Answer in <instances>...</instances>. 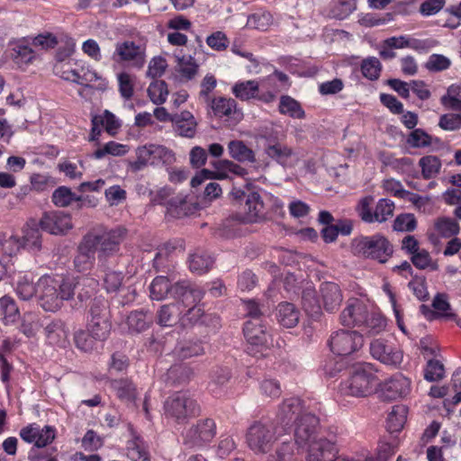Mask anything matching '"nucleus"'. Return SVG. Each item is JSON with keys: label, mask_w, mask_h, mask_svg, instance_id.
Instances as JSON below:
<instances>
[{"label": "nucleus", "mask_w": 461, "mask_h": 461, "mask_svg": "<svg viewBox=\"0 0 461 461\" xmlns=\"http://www.w3.org/2000/svg\"><path fill=\"white\" fill-rule=\"evenodd\" d=\"M406 142L411 148H426L431 145L432 137L424 130L418 128L410 132Z\"/></svg>", "instance_id": "nucleus-57"}, {"label": "nucleus", "mask_w": 461, "mask_h": 461, "mask_svg": "<svg viewBox=\"0 0 461 461\" xmlns=\"http://www.w3.org/2000/svg\"><path fill=\"white\" fill-rule=\"evenodd\" d=\"M149 296L152 300L161 301L167 295L188 306L191 303L203 300L204 291L188 280L171 284L167 276H156L149 285Z\"/></svg>", "instance_id": "nucleus-3"}, {"label": "nucleus", "mask_w": 461, "mask_h": 461, "mask_svg": "<svg viewBox=\"0 0 461 461\" xmlns=\"http://www.w3.org/2000/svg\"><path fill=\"white\" fill-rule=\"evenodd\" d=\"M321 299L325 311H337L343 301V294L338 284L333 282L322 283L320 286Z\"/></svg>", "instance_id": "nucleus-25"}, {"label": "nucleus", "mask_w": 461, "mask_h": 461, "mask_svg": "<svg viewBox=\"0 0 461 461\" xmlns=\"http://www.w3.org/2000/svg\"><path fill=\"white\" fill-rule=\"evenodd\" d=\"M213 262L214 259L210 254L197 250L189 257V268L193 273L202 275L212 268Z\"/></svg>", "instance_id": "nucleus-40"}, {"label": "nucleus", "mask_w": 461, "mask_h": 461, "mask_svg": "<svg viewBox=\"0 0 461 461\" xmlns=\"http://www.w3.org/2000/svg\"><path fill=\"white\" fill-rule=\"evenodd\" d=\"M125 236L126 230L122 227H116L101 233L89 232L84 237L94 240V249L98 253L99 261H103L120 250V245Z\"/></svg>", "instance_id": "nucleus-9"}, {"label": "nucleus", "mask_w": 461, "mask_h": 461, "mask_svg": "<svg viewBox=\"0 0 461 461\" xmlns=\"http://www.w3.org/2000/svg\"><path fill=\"white\" fill-rule=\"evenodd\" d=\"M231 93L240 101L258 100L270 104L276 100L275 90L260 91L259 82L252 79L236 82L231 87Z\"/></svg>", "instance_id": "nucleus-15"}, {"label": "nucleus", "mask_w": 461, "mask_h": 461, "mask_svg": "<svg viewBox=\"0 0 461 461\" xmlns=\"http://www.w3.org/2000/svg\"><path fill=\"white\" fill-rule=\"evenodd\" d=\"M61 78L83 86L79 95H83L84 90H97L104 92L108 88V81L95 70L81 67L79 69H64L60 75Z\"/></svg>", "instance_id": "nucleus-12"}, {"label": "nucleus", "mask_w": 461, "mask_h": 461, "mask_svg": "<svg viewBox=\"0 0 461 461\" xmlns=\"http://www.w3.org/2000/svg\"><path fill=\"white\" fill-rule=\"evenodd\" d=\"M406 408L404 406H393L387 418L388 429L392 432L400 431L405 423Z\"/></svg>", "instance_id": "nucleus-54"}, {"label": "nucleus", "mask_w": 461, "mask_h": 461, "mask_svg": "<svg viewBox=\"0 0 461 461\" xmlns=\"http://www.w3.org/2000/svg\"><path fill=\"white\" fill-rule=\"evenodd\" d=\"M434 227L438 234L446 239L455 237L460 231L459 223L456 220L449 217H440L437 219Z\"/></svg>", "instance_id": "nucleus-45"}, {"label": "nucleus", "mask_w": 461, "mask_h": 461, "mask_svg": "<svg viewBox=\"0 0 461 461\" xmlns=\"http://www.w3.org/2000/svg\"><path fill=\"white\" fill-rule=\"evenodd\" d=\"M213 167L217 172L202 169L192 178L191 185L197 187L208 179H226L229 177V173L240 177H245L249 174L245 167L229 159L219 160L213 163Z\"/></svg>", "instance_id": "nucleus-14"}, {"label": "nucleus", "mask_w": 461, "mask_h": 461, "mask_svg": "<svg viewBox=\"0 0 461 461\" xmlns=\"http://www.w3.org/2000/svg\"><path fill=\"white\" fill-rule=\"evenodd\" d=\"M444 376V365L437 359L429 360L424 370L425 380L429 382H436L441 380Z\"/></svg>", "instance_id": "nucleus-60"}, {"label": "nucleus", "mask_w": 461, "mask_h": 461, "mask_svg": "<svg viewBox=\"0 0 461 461\" xmlns=\"http://www.w3.org/2000/svg\"><path fill=\"white\" fill-rule=\"evenodd\" d=\"M175 160L174 152L165 146L146 144L136 149V160L131 163L134 171H140L148 165L170 164Z\"/></svg>", "instance_id": "nucleus-11"}, {"label": "nucleus", "mask_w": 461, "mask_h": 461, "mask_svg": "<svg viewBox=\"0 0 461 461\" xmlns=\"http://www.w3.org/2000/svg\"><path fill=\"white\" fill-rule=\"evenodd\" d=\"M51 200L52 203L59 207H68L72 202H77V208L80 209L86 201L89 204L91 203L89 196L77 195L69 187L65 185L59 186L54 190Z\"/></svg>", "instance_id": "nucleus-29"}, {"label": "nucleus", "mask_w": 461, "mask_h": 461, "mask_svg": "<svg viewBox=\"0 0 461 461\" xmlns=\"http://www.w3.org/2000/svg\"><path fill=\"white\" fill-rule=\"evenodd\" d=\"M363 336L357 331L338 330L329 341L331 351L339 356H348L363 346Z\"/></svg>", "instance_id": "nucleus-16"}, {"label": "nucleus", "mask_w": 461, "mask_h": 461, "mask_svg": "<svg viewBox=\"0 0 461 461\" xmlns=\"http://www.w3.org/2000/svg\"><path fill=\"white\" fill-rule=\"evenodd\" d=\"M381 70V62L375 57H368L361 62L362 75L371 81H375L379 78Z\"/></svg>", "instance_id": "nucleus-53"}, {"label": "nucleus", "mask_w": 461, "mask_h": 461, "mask_svg": "<svg viewBox=\"0 0 461 461\" xmlns=\"http://www.w3.org/2000/svg\"><path fill=\"white\" fill-rule=\"evenodd\" d=\"M295 442L284 441L278 446L274 454L267 461H291L294 454Z\"/></svg>", "instance_id": "nucleus-59"}, {"label": "nucleus", "mask_w": 461, "mask_h": 461, "mask_svg": "<svg viewBox=\"0 0 461 461\" xmlns=\"http://www.w3.org/2000/svg\"><path fill=\"white\" fill-rule=\"evenodd\" d=\"M127 152L128 147L126 145L112 140L105 143L102 148L95 150V152L91 155V158L95 159H101L106 155L120 157L125 155Z\"/></svg>", "instance_id": "nucleus-49"}, {"label": "nucleus", "mask_w": 461, "mask_h": 461, "mask_svg": "<svg viewBox=\"0 0 461 461\" xmlns=\"http://www.w3.org/2000/svg\"><path fill=\"white\" fill-rule=\"evenodd\" d=\"M228 151L230 158L240 163H254L256 161L255 152L242 140H230L228 143Z\"/></svg>", "instance_id": "nucleus-38"}, {"label": "nucleus", "mask_w": 461, "mask_h": 461, "mask_svg": "<svg viewBox=\"0 0 461 461\" xmlns=\"http://www.w3.org/2000/svg\"><path fill=\"white\" fill-rule=\"evenodd\" d=\"M394 211V203L387 198L379 199L372 216V223H383L393 217Z\"/></svg>", "instance_id": "nucleus-47"}, {"label": "nucleus", "mask_w": 461, "mask_h": 461, "mask_svg": "<svg viewBox=\"0 0 461 461\" xmlns=\"http://www.w3.org/2000/svg\"><path fill=\"white\" fill-rule=\"evenodd\" d=\"M337 455L338 448L332 441L319 438L310 444L307 461H335Z\"/></svg>", "instance_id": "nucleus-22"}, {"label": "nucleus", "mask_w": 461, "mask_h": 461, "mask_svg": "<svg viewBox=\"0 0 461 461\" xmlns=\"http://www.w3.org/2000/svg\"><path fill=\"white\" fill-rule=\"evenodd\" d=\"M181 305L179 301L161 305L157 312V323L162 327H173L178 321L181 322Z\"/></svg>", "instance_id": "nucleus-31"}, {"label": "nucleus", "mask_w": 461, "mask_h": 461, "mask_svg": "<svg viewBox=\"0 0 461 461\" xmlns=\"http://www.w3.org/2000/svg\"><path fill=\"white\" fill-rule=\"evenodd\" d=\"M20 319L19 308L13 297L4 295L0 298V321L5 325H12Z\"/></svg>", "instance_id": "nucleus-36"}, {"label": "nucleus", "mask_w": 461, "mask_h": 461, "mask_svg": "<svg viewBox=\"0 0 461 461\" xmlns=\"http://www.w3.org/2000/svg\"><path fill=\"white\" fill-rule=\"evenodd\" d=\"M205 353L202 340L188 339L180 341L175 347L174 354L180 359H187L193 357H199Z\"/></svg>", "instance_id": "nucleus-35"}, {"label": "nucleus", "mask_w": 461, "mask_h": 461, "mask_svg": "<svg viewBox=\"0 0 461 461\" xmlns=\"http://www.w3.org/2000/svg\"><path fill=\"white\" fill-rule=\"evenodd\" d=\"M117 81L121 96L125 100L131 99L134 94V77L127 72H121L117 75Z\"/></svg>", "instance_id": "nucleus-55"}, {"label": "nucleus", "mask_w": 461, "mask_h": 461, "mask_svg": "<svg viewBox=\"0 0 461 461\" xmlns=\"http://www.w3.org/2000/svg\"><path fill=\"white\" fill-rule=\"evenodd\" d=\"M419 165L421 167V174L425 179H430L436 176L441 168V161L437 156H425L422 157Z\"/></svg>", "instance_id": "nucleus-48"}, {"label": "nucleus", "mask_w": 461, "mask_h": 461, "mask_svg": "<svg viewBox=\"0 0 461 461\" xmlns=\"http://www.w3.org/2000/svg\"><path fill=\"white\" fill-rule=\"evenodd\" d=\"M216 435V424L212 419H204L190 427L184 435V444L188 447H202Z\"/></svg>", "instance_id": "nucleus-17"}, {"label": "nucleus", "mask_w": 461, "mask_h": 461, "mask_svg": "<svg viewBox=\"0 0 461 461\" xmlns=\"http://www.w3.org/2000/svg\"><path fill=\"white\" fill-rule=\"evenodd\" d=\"M205 41L212 50L216 51H224L230 45L227 35L221 31H217L208 35Z\"/></svg>", "instance_id": "nucleus-62"}, {"label": "nucleus", "mask_w": 461, "mask_h": 461, "mask_svg": "<svg viewBox=\"0 0 461 461\" xmlns=\"http://www.w3.org/2000/svg\"><path fill=\"white\" fill-rule=\"evenodd\" d=\"M243 334L248 342L246 351L251 356L263 355V351L272 344V336L262 320L247 321Z\"/></svg>", "instance_id": "nucleus-10"}, {"label": "nucleus", "mask_w": 461, "mask_h": 461, "mask_svg": "<svg viewBox=\"0 0 461 461\" xmlns=\"http://www.w3.org/2000/svg\"><path fill=\"white\" fill-rule=\"evenodd\" d=\"M21 248L22 242L18 238L14 236H10L8 238L2 236L0 252L3 254V257L0 259H5L7 264L10 258L15 256Z\"/></svg>", "instance_id": "nucleus-56"}, {"label": "nucleus", "mask_w": 461, "mask_h": 461, "mask_svg": "<svg viewBox=\"0 0 461 461\" xmlns=\"http://www.w3.org/2000/svg\"><path fill=\"white\" fill-rule=\"evenodd\" d=\"M265 153L277 163L285 165L288 158L294 155V150L291 147L281 142L269 141L265 147Z\"/></svg>", "instance_id": "nucleus-41"}, {"label": "nucleus", "mask_w": 461, "mask_h": 461, "mask_svg": "<svg viewBox=\"0 0 461 461\" xmlns=\"http://www.w3.org/2000/svg\"><path fill=\"white\" fill-rule=\"evenodd\" d=\"M39 225L41 230L54 235L65 234L73 227L70 215L62 212L45 213Z\"/></svg>", "instance_id": "nucleus-20"}, {"label": "nucleus", "mask_w": 461, "mask_h": 461, "mask_svg": "<svg viewBox=\"0 0 461 461\" xmlns=\"http://www.w3.org/2000/svg\"><path fill=\"white\" fill-rule=\"evenodd\" d=\"M339 322L348 328L357 327L368 335H376L386 327V321L380 314L369 313L367 305L358 298H350L339 314Z\"/></svg>", "instance_id": "nucleus-2"}, {"label": "nucleus", "mask_w": 461, "mask_h": 461, "mask_svg": "<svg viewBox=\"0 0 461 461\" xmlns=\"http://www.w3.org/2000/svg\"><path fill=\"white\" fill-rule=\"evenodd\" d=\"M165 411L178 423H185L201 412L197 401L188 392H177L165 402Z\"/></svg>", "instance_id": "nucleus-8"}, {"label": "nucleus", "mask_w": 461, "mask_h": 461, "mask_svg": "<svg viewBox=\"0 0 461 461\" xmlns=\"http://www.w3.org/2000/svg\"><path fill=\"white\" fill-rule=\"evenodd\" d=\"M244 202V220L249 222L256 221L260 217L264 208L260 194L257 192H251L248 194Z\"/></svg>", "instance_id": "nucleus-37"}, {"label": "nucleus", "mask_w": 461, "mask_h": 461, "mask_svg": "<svg viewBox=\"0 0 461 461\" xmlns=\"http://www.w3.org/2000/svg\"><path fill=\"white\" fill-rule=\"evenodd\" d=\"M276 425L270 420H258L248 429L246 441L255 454H266L276 441Z\"/></svg>", "instance_id": "nucleus-7"}, {"label": "nucleus", "mask_w": 461, "mask_h": 461, "mask_svg": "<svg viewBox=\"0 0 461 461\" xmlns=\"http://www.w3.org/2000/svg\"><path fill=\"white\" fill-rule=\"evenodd\" d=\"M210 107L213 114L219 118H225L231 125L238 124L244 117L243 112L238 107L235 99L225 96L212 98Z\"/></svg>", "instance_id": "nucleus-18"}, {"label": "nucleus", "mask_w": 461, "mask_h": 461, "mask_svg": "<svg viewBox=\"0 0 461 461\" xmlns=\"http://www.w3.org/2000/svg\"><path fill=\"white\" fill-rule=\"evenodd\" d=\"M319 419L310 412H305L295 422L294 438L299 447L311 444L314 441Z\"/></svg>", "instance_id": "nucleus-19"}, {"label": "nucleus", "mask_w": 461, "mask_h": 461, "mask_svg": "<svg viewBox=\"0 0 461 461\" xmlns=\"http://www.w3.org/2000/svg\"><path fill=\"white\" fill-rule=\"evenodd\" d=\"M109 384L110 388L121 402L131 403L137 399L138 389L131 379L128 377L112 379Z\"/></svg>", "instance_id": "nucleus-27"}, {"label": "nucleus", "mask_w": 461, "mask_h": 461, "mask_svg": "<svg viewBox=\"0 0 461 461\" xmlns=\"http://www.w3.org/2000/svg\"><path fill=\"white\" fill-rule=\"evenodd\" d=\"M95 253L94 240L83 237L77 247V254L74 258L76 269L82 273L89 271L94 266Z\"/></svg>", "instance_id": "nucleus-24"}, {"label": "nucleus", "mask_w": 461, "mask_h": 461, "mask_svg": "<svg viewBox=\"0 0 461 461\" xmlns=\"http://www.w3.org/2000/svg\"><path fill=\"white\" fill-rule=\"evenodd\" d=\"M373 195H366L359 199L356 205V212L358 217L366 223H372V204L374 203Z\"/></svg>", "instance_id": "nucleus-58"}, {"label": "nucleus", "mask_w": 461, "mask_h": 461, "mask_svg": "<svg viewBox=\"0 0 461 461\" xmlns=\"http://www.w3.org/2000/svg\"><path fill=\"white\" fill-rule=\"evenodd\" d=\"M12 45L11 57L19 67L28 65L35 59L34 50L30 46V42L27 39H20Z\"/></svg>", "instance_id": "nucleus-33"}, {"label": "nucleus", "mask_w": 461, "mask_h": 461, "mask_svg": "<svg viewBox=\"0 0 461 461\" xmlns=\"http://www.w3.org/2000/svg\"><path fill=\"white\" fill-rule=\"evenodd\" d=\"M152 322L151 315L143 310L131 312L127 318L129 329L132 331L141 332L149 327Z\"/></svg>", "instance_id": "nucleus-46"}, {"label": "nucleus", "mask_w": 461, "mask_h": 461, "mask_svg": "<svg viewBox=\"0 0 461 461\" xmlns=\"http://www.w3.org/2000/svg\"><path fill=\"white\" fill-rule=\"evenodd\" d=\"M44 335L48 344L66 348L68 344L69 330L64 321L54 319L44 327Z\"/></svg>", "instance_id": "nucleus-23"}, {"label": "nucleus", "mask_w": 461, "mask_h": 461, "mask_svg": "<svg viewBox=\"0 0 461 461\" xmlns=\"http://www.w3.org/2000/svg\"><path fill=\"white\" fill-rule=\"evenodd\" d=\"M22 248L27 249L32 253H37L41 249V233L38 223L34 220L27 222L23 229Z\"/></svg>", "instance_id": "nucleus-32"}, {"label": "nucleus", "mask_w": 461, "mask_h": 461, "mask_svg": "<svg viewBox=\"0 0 461 461\" xmlns=\"http://www.w3.org/2000/svg\"><path fill=\"white\" fill-rule=\"evenodd\" d=\"M380 384L376 371L368 363L357 366L350 375L340 383L341 394L353 397H366Z\"/></svg>", "instance_id": "nucleus-5"}, {"label": "nucleus", "mask_w": 461, "mask_h": 461, "mask_svg": "<svg viewBox=\"0 0 461 461\" xmlns=\"http://www.w3.org/2000/svg\"><path fill=\"white\" fill-rule=\"evenodd\" d=\"M441 104L447 110L461 112V86L453 84L440 98Z\"/></svg>", "instance_id": "nucleus-44"}, {"label": "nucleus", "mask_w": 461, "mask_h": 461, "mask_svg": "<svg viewBox=\"0 0 461 461\" xmlns=\"http://www.w3.org/2000/svg\"><path fill=\"white\" fill-rule=\"evenodd\" d=\"M202 300L191 303L188 306V310L181 315L182 326H193L198 323L207 324L208 320L211 319L209 314L205 313L203 305L200 303Z\"/></svg>", "instance_id": "nucleus-34"}, {"label": "nucleus", "mask_w": 461, "mask_h": 461, "mask_svg": "<svg viewBox=\"0 0 461 461\" xmlns=\"http://www.w3.org/2000/svg\"><path fill=\"white\" fill-rule=\"evenodd\" d=\"M96 341L98 339L94 338L87 330H78L74 333V343L77 348L83 352H92L95 348Z\"/></svg>", "instance_id": "nucleus-52"}, {"label": "nucleus", "mask_w": 461, "mask_h": 461, "mask_svg": "<svg viewBox=\"0 0 461 461\" xmlns=\"http://www.w3.org/2000/svg\"><path fill=\"white\" fill-rule=\"evenodd\" d=\"M127 456L132 461H149V454L144 440L139 436L127 442Z\"/></svg>", "instance_id": "nucleus-43"}, {"label": "nucleus", "mask_w": 461, "mask_h": 461, "mask_svg": "<svg viewBox=\"0 0 461 461\" xmlns=\"http://www.w3.org/2000/svg\"><path fill=\"white\" fill-rule=\"evenodd\" d=\"M393 230L396 231H413L417 227V221L412 213H402L393 221Z\"/></svg>", "instance_id": "nucleus-61"}, {"label": "nucleus", "mask_w": 461, "mask_h": 461, "mask_svg": "<svg viewBox=\"0 0 461 461\" xmlns=\"http://www.w3.org/2000/svg\"><path fill=\"white\" fill-rule=\"evenodd\" d=\"M350 251L355 257L384 264L392 258L393 246L384 235L375 233L354 238L350 242Z\"/></svg>", "instance_id": "nucleus-4"}, {"label": "nucleus", "mask_w": 461, "mask_h": 461, "mask_svg": "<svg viewBox=\"0 0 461 461\" xmlns=\"http://www.w3.org/2000/svg\"><path fill=\"white\" fill-rule=\"evenodd\" d=\"M146 45L134 41H118L112 59L119 63H127L131 68L141 69L146 63Z\"/></svg>", "instance_id": "nucleus-13"}, {"label": "nucleus", "mask_w": 461, "mask_h": 461, "mask_svg": "<svg viewBox=\"0 0 461 461\" xmlns=\"http://www.w3.org/2000/svg\"><path fill=\"white\" fill-rule=\"evenodd\" d=\"M370 353L373 357L389 366L399 365L402 360V352L381 339L370 343Z\"/></svg>", "instance_id": "nucleus-21"}, {"label": "nucleus", "mask_w": 461, "mask_h": 461, "mask_svg": "<svg viewBox=\"0 0 461 461\" xmlns=\"http://www.w3.org/2000/svg\"><path fill=\"white\" fill-rule=\"evenodd\" d=\"M432 307L437 312V317L453 318L454 313L448 312L451 310V305L447 301V296L445 294H437L432 301Z\"/></svg>", "instance_id": "nucleus-63"}, {"label": "nucleus", "mask_w": 461, "mask_h": 461, "mask_svg": "<svg viewBox=\"0 0 461 461\" xmlns=\"http://www.w3.org/2000/svg\"><path fill=\"white\" fill-rule=\"evenodd\" d=\"M383 390L390 399L405 397L411 392V380L402 374H395L384 383Z\"/></svg>", "instance_id": "nucleus-28"}, {"label": "nucleus", "mask_w": 461, "mask_h": 461, "mask_svg": "<svg viewBox=\"0 0 461 461\" xmlns=\"http://www.w3.org/2000/svg\"><path fill=\"white\" fill-rule=\"evenodd\" d=\"M278 111L281 114L287 115L294 119H303L305 117V113L301 104L292 96L286 95L280 97Z\"/></svg>", "instance_id": "nucleus-42"}, {"label": "nucleus", "mask_w": 461, "mask_h": 461, "mask_svg": "<svg viewBox=\"0 0 461 461\" xmlns=\"http://www.w3.org/2000/svg\"><path fill=\"white\" fill-rule=\"evenodd\" d=\"M438 126L444 131H455L461 129V113H445L439 117Z\"/></svg>", "instance_id": "nucleus-64"}, {"label": "nucleus", "mask_w": 461, "mask_h": 461, "mask_svg": "<svg viewBox=\"0 0 461 461\" xmlns=\"http://www.w3.org/2000/svg\"><path fill=\"white\" fill-rule=\"evenodd\" d=\"M148 95L155 104H162L168 95L167 85L163 80H155L148 87Z\"/></svg>", "instance_id": "nucleus-50"}, {"label": "nucleus", "mask_w": 461, "mask_h": 461, "mask_svg": "<svg viewBox=\"0 0 461 461\" xmlns=\"http://www.w3.org/2000/svg\"><path fill=\"white\" fill-rule=\"evenodd\" d=\"M86 330L98 341H104L112 330L108 302L103 297L94 298L89 305Z\"/></svg>", "instance_id": "nucleus-6"}, {"label": "nucleus", "mask_w": 461, "mask_h": 461, "mask_svg": "<svg viewBox=\"0 0 461 461\" xmlns=\"http://www.w3.org/2000/svg\"><path fill=\"white\" fill-rule=\"evenodd\" d=\"M300 312L296 307L290 303L284 302L277 306L278 322L285 328H293L299 321Z\"/></svg>", "instance_id": "nucleus-39"}, {"label": "nucleus", "mask_w": 461, "mask_h": 461, "mask_svg": "<svg viewBox=\"0 0 461 461\" xmlns=\"http://www.w3.org/2000/svg\"><path fill=\"white\" fill-rule=\"evenodd\" d=\"M13 285L21 300L28 301L37 294L41 307L51 312L60 310L64 301L71 300L76 288L73 281L49 274L41 276L36 284L32 275L19 274Z\"/></svg>", "instance_id": "nucleus-1"}, {"label": "nucleus", "mask_w": 461, "mask_h": 461, "mask_svg": "<svg viewBox=\"0 0 461 461\" xmlns=\"http://www.w3.org/2000/svg\"><path fill=\"white\" fill-rule=\"evenodd\" d=\"M273 23V16L269 12L259 11L248 17L247 26L251 29L267 31Z\"/></svg>", "instance_id": "nucleus-51"}, {"label": "nucleus", "mask_w": 461, "mask_h": 461, "mask_svg": "<svg viewBox=\"0 0 461 461\" xmlns=\"http://www.w3.org/2000/svg\"><path fill=\"white\" fill-rule=\"evenodd\" d=\"M172 122L178 135L185 138H194L196 133L197 122L189 111H183L173 114Z\"/></svg>", "instance_id": "nucleus-30"}, {"label": "nucleus", "mask_w": 461, "mask_h": 461, "mask_svg": "<svg viewBox=\"0 0 461 461\" xmlns=\"http://www.w3.org/2000/svg\"><path fill=\"white\" fill-rule=\"evenodd\" d=\"M303 413L302 400L297 397H291L284 400L279 405L276 418L278 422L287 426L293 420L296 422Z\"/></svg>", "instance_id": "nucleus-26"}]
</instances>
